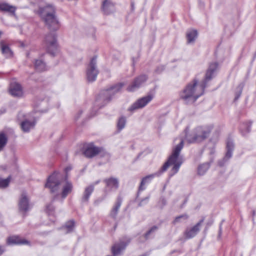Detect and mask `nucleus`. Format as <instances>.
I'll return each mask as SVG.
<instances>
[{
    "label": "nucleus",
    "instance_id": "nucleus-1",
    "mask_svg": "<svg viewBox=\"0 0 256 256\" xmlns=\"http://www.w3.org/2000/svg\"><path fill=\"white\" fill-rule=\"evenodd\" d=\"M218 68V62L211 63L206 72L203 80L199 84L198 80L196 78H194L180 92V98L186 104L194 102L198 98L204 94L208 82L214 76Z\"/></svg>",
    "mask_w": 256,
    "mask_h": 256
},
{
    "label": "nucleus",
    "instance_id": "nucleus-2",
    "mask_svg": "<svg viewBox=\"0 0 256 256\" xmlns=\"http://www.w3.org/2000/svg\"><path fill=\"white\" fill-rule=\"evenodd\" d=\"M184 140H181L180 142L174 148L172 154L169 156L168 160L164 164L162 168L155 173L146 176L142 178L138 188L139 191H142L145 190L144 184L150 183L154 178L161 176L171 165H173L171 170L173 172V174H176L178 172L183 162L182 157L180 156V154L184 147Z\"/></svg>",
    "mask_w": 256,
    "mask_h": 256
},
{
    "label": "nucleus",
    "instance_id": "nucleus-3",
    "mask_svg": "<svg viewBox=\"0 0 256 256\" xmlns=\"http://www.w3.org/2000/svg\"><path fill=\"white\" fill-rule=\"evenodd\" d=\"M39 13L46 24L50 30L56 31L60 28V24L56 16V8L52 5H47L39 8Z\"/></svg>",
    "mask_w": 256,
    "mask_h": 256
},
{
    "label": "nucleus",
    "instance_id": "nucleus-4",
    "mask_svg": "<svg viewBox=\"0 0 256 256\" xmlns=\"http://www.w3.org/2000/svg\"><path fill=\"white\" fill-rule=\"evenodd\" d=\"M188 128L185 129V139L190 144L200 142L209 136L211 128L210 126H198L189 132Z\"/></svg>",
    "mask_w": 256,
    "mask_h": 256
},
{
    "label": "nucleus",
    "instance_id": "nucleus-5",
    "mask_svg": "<svg viewBox=\"0 0 256 256\" xmlns=\"http://www.w3.org/2000/svg\"><path fill=\"white\" fill-rule=\"evenodd\" d=\"M124 86V82H119L112 85L106 90H102L96 98L95 104L100 108L104 106L111 100L116 94L121 90Z\"/></svg>",
    "mask_w": 256,
    "mask_h": 256
},
{
    "label": "nucleus",
    "instance_id": "nucleus-6",
    "mask_svg": "<svg viewBox=\"0 0 256 256\" xmlns=\"http://www.w3.org/2000/svg\"><path fill=\"white\" fill-rule=\"evenodd\" d=\"M44 44L47 52L54 56L57 50L56 36L54 32H50L45 36Z\"/></svg>",
    "mask_w": 256,
    "mask_h": 256
},
{
    "label": "nucleus",
    "instance_id": "nucleus-7",
    "mask_svg": "<svg viewBox=\"0 0 256 256\" xmlns=\"http://www.w3.org/2000/svg\"><path fill=\"white\" fill-rule=\"evenodd\" d=\"M96 58L94 56L86 68V79L88 82H93L96 79L98 74V70L96 67Z\"/></svg>",
    "mask_w": 256,
    "mask_h": 256
},
{
    "label": "nucleus",
    "instance_id": "nucleus-8",
    "mask_svg": "<svg viewBox=\"0 0 256 256\" xmlns=\"http://www.w3.org/2000/svg\"><path fill=\"white\" fill-rule=\"evenodd\" d=\"M84 154L86 158H92L98 154L102 157L104 156L106 152L102 148L96 146L93 144H90L85 148Z\"/></svg>",
    "mask_w": 256,
    "mask_h": 256
},
{
    "label": "nucleus",
    "instance_id": "nucleus-9",
    "mask_svg": "<svg viewBox=\"0 0 256 256\" xmlns=\"http://www.w3.org/2000/svg\"><path fill=\"white\" fill-rule=\"evenodd\" d=\"M59 173L54 172L48 178L45 187L50 188L52 193L58 192V186L60 184L59 180Z\"/></svg>",
    "mask_w": 256,
    "mask_h": 256
},
{
    "label": "nucleus",
    "instance_id": "nucleus-10",
    "mask_svg": "<svg viewBox=\"0 0 256 256\" xmlns=\"http://www.w3.org/2000/svg\"><path fill=\"white\" fill-rule=\"evenodd\" d=\"M148 76L143 74L136 77L126 88L127 91L132 92L139 88L147 80Z\"/></svg>",
    "mask_w": 256,
    "mask_h": 256
},
{
    "label": "nucleus",
    "instance_id": "nucleus-11",
    "mask_svg": "<svg viewBox=\"0 0 256 256\" xmlns=\"http://www.w3.org/2000/svg\"><path fill=\"white\" fill-rule=\"evenodd\" d=\"M154 96L152 94H148L146 96L142 97L137 100L128 109L130 112L142 108L144 107L148 103H149L153 98Z\"/></svg>",
    "mask_w": 256,
    "mask_h": 256
},
{
    "label": "nucleus",
    "instance_id": "nucleus-12",
    "mask_svg": "<svg viewBox=\"0 0 256 256\" xmlns=\"http://www.w3.org/2000/svg\"><path fill=\"white\" fill-rule=\"evenodd\" d=\"M19 211L25 216L26 212L30 209L29 200L25 193H22L20 198L18 204Z\"/></svg>",
    "mask_w": 256,
    "mask_h": 256
},
{
    "label": "nucleus",
    "instance_id": "nucleus-13",
    "mask_svg": "<svg viewBox=\"0 0 256 256\" xmlns=\"http://www.w3.org/2000/svg\"><path fill=\"white\" fill-rule=\"evenodd\" d=\"M124 240L125 241L120 240V242L115 244L112 248V256H118L120 255L122 251L125 250L126 248L131 240L130 238L127 237H126Z\"/></svg>",
    "mask_w": 256,
    "mask_h": 256
},
{
    "label": "nucleus",
    "instance_id": "nucleus-14",
    "mask_svg": "<svg viewBox=\"0 0 256 256\" xmlns=\"http://www.w3.org/2000/svg\"><path fill=\"white\" fill-rule=\"evenodd\" d=\"M234 149V144L231 140H228L226 142V152L224 157L221 160L218 162V166H223L225 163L230 158L232 155V152Z\"/></svg>",
    "mask_w": 256,
    "mask_h": 256
},
{
    "label": "nucleus",
    "instance_id": "nucleus-15",
    "mask_svg": "<svg viewBox=\"0 0 256 256\" xmlns=\"http://www.w3.org/2000/svg\"><path fill=\"white\" fill-rule=\"evenodd\" d=\"M204 220L203 217L196 224L190 229H187L184 232V236L186 238L190 239L195 236L200 230V226Z\"/></svg>",
    "mask_w": 256,
    "mask_h": 256
},
{
    "label": "nucleus",
    "instance_id": "nucleus-16",
    "mask_svg": "<svg viewBox=\"0 0 256 256\" xmlns=\"http://www.w3.org/2000/svg\"><path fill=\"white\" fill-rule=\"evenodd\" d=\"M6 243L8 245H28L30 246V241L22 238L19 236H14L7 238Z\"/></svg>",
    "mask_w": 256,
    "mask_h": 256
},
{
    "label": "nucleus",
    "instance_id": "nucleus-17",
    "mask_svg": "<svg viewBox=\"0 0 256 256\" xmlns=\"http://www.w3.org/2000/svg\"><path fill=\"white\" fill-rule=\"evenodd\" d=\"M9 91L10 94L14 97L20 98L23 95V90L21 84L16 82L10 83Z\"/></svg>",
    "mask_w": 256,
    "mask_h": 256
},
{
    "label": "nucleus",
    "instance_id": "nucleus-18",
    "mask_svg": "<svg viewBox=\"0 0 256 256\" xmlns=\"http://www.w3.org/2000/svg\"><path fill=\"white\" fill-rule=\"evenodd\" d=\"M106 184V188L108 191L116 190L119 186L118 180L116 178L110 177L104 180Z\"/></svg>",
    "mask_w": 256,
    "mask_h": 256
},
{
    "label": "nucleus",
    "instance_id": "nucleus-19",
    "mask_svg": "<svg viewBox=\"0 0 256 256\" xmlns=\"http://www.w3.org/2000/svg\"><path fill=\"white\" fill-rule=\"evenodd\" d=\"M122 198L120 196L118 197L116 202L110 212V216L114 220L116 218L117 214L122 205Z\"/></svg>",
    "mask_w": 256,
    "mask_h": 256
},
{
    "label": "nucleus",
    "instance_id": "nucleus-20",
    "mask_svg": "<svg viewBox=\"0 0 256 256\" xmlns=\"http://www.w3.org/2000/svg\"><path fill=\"white\" fill-rule=\"evenodd\" d=\"M36 123V122L35 120L31 122L26 119L20 122V126L24 132H28L34 127Z\"/></svg>",
    "mask_w": 256,
    "mask_h": 256
},
{
    "label": "nucleus",
    "instance_id": "nucleus-21",
    "mask_svg": "<svg viewBox=\"0 0 256 256\" xmlns=\"http://www.w3.org/2000/svg\"><path fill=\"white\" fill-rule=\"evenodd\" d=\"M114 8V4L108 0H104L102 4V10L104 14H111Z\"/></svg>",
    "mask_w": 256,
    "mask_h": 256
},
{
    "label": "nucleus",
    "instance_id": "nucleus-22",
    "mask_svg": "<svg viewBox=\"0 0 256 256\" xmlns=\"http://www.w3.org/2000/svg\"><path fill=\"white\" fill-rule=\"evenodd\" d=\"M16 8L9 4L6 2L0 3V10L2 12H8L12 15L14 16Z\"/></svg>",
    "mask_w": 256,
    "mask_h": 256
},
{
    "label": "nucleus",
    "instance_id": "nucleus-23",
    "mask_svg": "<svg viewBox=\"0 0 256 256\" xmlns=\"http://www.w3.org/2000/svg\"><path fill=\"white\" fill-rule=\"evenodd\" d=\"M94 190V185L91 184L86 187L82 198V202L83 203L88 202L89 198Z\"/></svg>",
    "mask_w": 256,
    "mask_h": 256
},
{
    "label": "nucleus",
    "instance_id": "nucleus-24",
    "mask_svg": "<svg viewBox=\"0 0 256 256\" xmlns=\"http://www.w3.org/2000/svg\"><path fill=\"white\" fill-rule=\"evenodd\" d=\"M0 46H1L2 52L6 57L10 58L12 56L13 52L8 45L4 44L3 42H0Z\"/></svg>",
    "mask_w": 256,
    "mask_h": 256
},
{
    "label": "nucleus",
    "instance_id": "nucleus-25",
    "mask_svg": "<svg viewBox=\"0 0 256 256\" xmlns=\"http://www.w3.org/2000/svg\"><path fill=\"white\" fill-rule=\"evenodd\" d=\"M34 67L38 72H43L47 70L46 64L41 60H35Z\"/></svg>",
    "mask_w": 256,
    "mask_h": 256
},
{
    "label": "nucleus",
    "instance_id": "nucleus-26",
    "mask_svg": "<svg viewBox=\"0 0 256 256\" xmlns=\"http://www.w3.org/2000/svg\"><path fill=\"white\" fill-rule=\"evenodd\" d=\"M72 188L73 186L72 183L67 182L62 188V198H66L68 194L72 191Z\"/></svg>",
    "mask_w": 256,
    "mask_h": 256
},
{
    "label": "nucleus",
    "instance_id": "nucleus-27",
    "mask_svg": "<svg viewBox=\"0 0 256 256\" xmlns=\"http://www.w3.org/2000/svg\"><path fill=\"white\" fill-rule=\"evenodd\" d=\"M198 36V32L196 30H192L188 31L186 33V38L188 43L194 42Z\"/></svg>",
    "mask_w": 256,
    "mask_h": 256
},
{
    "label": "nucleus",
    "instance_id": "nucleus-28",
    "mask_svg": "<svg viewBox=\"0 0 256 256\" xmlns=\"http://www.w3.org/2000/svg\"><path fill=\"white\" fill-rule=\"evenodd\" d=\"M251 126L250 122H245L240 125V131L243 136H246L250 132Z\"/></svg>",
    "mask_w": 256,
    "mask_h": 256
},
{
    "label": "nucleus",
    "instance_id": "nucleus-29",
    "mask_svg": "<svg viewBox=\"0 0 256 256\" xmlns=\"http://www.w3.org/2000/svg\"><path fill=\"white\" fill-rule=\"evenodd\" d=\"M210 162H206L200 165L198 168V173L199 175H204L210 167Z\"/></svg>",
    "mask_w": 256,
    "mask_h": 256
},
{
    "label": "nucleus",
    "instance_id": "nucleus-30",
    "mask_svg": "<svg viewBox=\"0 0 256 256\" xmlns=\"http://www.w3.org/2000/svg\"><path fill=\"white\" fill-rule=\"evenodd\" d=\"M8 138L6 134L4 132L0 133V152L2 151L6 145Z\"/></svg>",
    "mask_w": 256,
    "mask_h": 256
},
{
    "label": "nucleus",
    "instance_id": "nucleus-31",
    "mask_svg": "<svg viewBox=\"0 0 256 256\" xmlns=\"http://www.w3.org/2000/svg\"><path fill=\"white\" fill-rule=\"evenodd\" d=\"M75 222L73 220L67 222L65 225L61 229H66V233H68L72 231L74 227Z\"/></svg>",
    "mask_w": 256,
    "mask_h": 256
},
{
    "label": "nucleus",
    "instance_id": "nucleus-32",
    "mask_svg": "<svg viewBox=\"0 0 256 256\" xmlns=\"http://www.w3.org/2000/svg\"><path fill=\"white\" fill-rule=\"evenodd\" d=\"M126 124V118L124 116H122L120 118L117 122L118 130L119 131L122 130L125 127Z\"/></svg>",
    "mask_w": 256,
    "mask_h": 256
},
{
    "label": "nucleus",
    "instance_id": "nucleus-33",
    "mask_svg": "<svg viewBox=\"0 0 256 256\" xmlns=\"http://www.w3.org/2000/svg\"><path fill=\"white\" fill-rule=\"evenodd\" d=\"M244 87V83L240 84L237 86V88H236V91L235 92V98L234 99V101H236V100H238L240 96Z\"/></svg>",
    "mask_w": 256,
    "mask_h": 256
},
{
    "label": "nucleus",
    "instance_id": "nucleus-34",
    "mask_svg": "<svg viewBox=\"0 0 256 256\" xmlns=\"http://www.w3.org/2000/svg\"><path fill=\"white\" fill-rule=\"evenodd\" d=\"M54 207L52 202H50L46 206V212L48 216H54Z\"/></svg>",
    "mask_w": 256,
    "mask_h": 256
},
{
    "label": "nucleus",
    "instance_id": "nucleus-35",
    "mask_svg": "<svg viewBox=\"0 0 256 256\" xmlns=\"http://www.w3.org/2000/svg\"><path fill=\"white\" fill-rule=\"evenodd\" d=\"M11 176H8L6 179H2L0 178V188H5L7 187L10 182Z\"/></svg>",
    "mask_w": 256,
    "mask_h": 256
},
{
    "label": "nucleus",
    "instance_id": "nucleus-36",
    "mask_svg": "<svg viewBox=\"0 0 256 256\" xmlns=\"http://www.w3.org/2000/svg\"><path fill=\"white\" fill-rule=\"evenodd\" d=\"M158 229V227L156 226H152L145 234L144 238L146 240L148 239L149 238V236L155 232Z\"/></svg>",
    "mask_w": 256,
    "mask_h": 256
},
{
    "label": "nucleus",
    "instance_id": "nucleus-37",
    "mask_svg": "<svg viewBox=\"0 0 256 256\" xmlns=\"http://www.w3.org/2000/svg\"><path fill=\"white\" fill-rule=\"evenodd\" d=\"M188 218V215H187L186 214H182L180 216H176L173 222V224H176V223H178V222H180V220L181 219H182L184 220H187Z\"/></svg>",
    "mask_w": 256,
    "mask_h": 256
},
{
    "label": "nucleus",
    "instance_id": "nucleus-38",
    "mask_svg": "<svg viewBox=\"0 0 256 256\" xmlns=\"http://www.w3.org/2000/svg\"><path fill=\"white\" fill-rule=\"evenodd\" d=\"M166 204V200L164 198H161L158 202V206L162 208Z\"/></svg>",
    "mask_w": 256,
    "mask_h": 256
},
{
    "label": "nucleus",
    "instance_id": "nucleus-39",
    "mask_svg": "<svg viewBox=\"0 0 256 256\" xmlns=\"http://www.w3.org/2000/svg\"><path fill=\"white\" fill-rule=\"evenodd\" d=\"M165 67L164 66H160L156 68L155 70V72L156 74H160L164 70Z\"/></svg>",
    "mask_w": 256,
    "mask_h": 256
},
{
    "label": "nucleus",
    "instance_id": "nucleus-40",
    "mask_svg": "<svg viewBox=\"0 0 256 256\" xmlns=\"http://www.w3.org/2000/svg\"><path fill=\"white\" fill-rule=\"evenodd\" d=\"M150 197L146 196L145 198L142 199L140 202L138 204V206H142L144 204L148 202L149 200Z\"/></svg>",
    "mask_w": 256,
    "mask_h": 256
},
{
    "label": "nucleus",
    "instance_id": "nucleus-41",
    "mask_svg": "<svg viewBox=\"0 0 256 256\" xmlns=\"http://www.w3.org/2000/svg\"><path fill=\"white\" fill-rule=\"evenodd\" d=\"M213 221L211 220L206 223V230H207L208 228L212 224Z\"/></svg>",
    "mask_w": 256,
    "mask_h": 256
},
{
    "label": "nucleus",
    "instance_id": "nucleus-42",
    "mask_svg": "<svg viewBox=\"0 0 256 256\" xmlns=\"http://www.w3.org/2000/svg\"><path fill=\"white\" fill-rule=\"evenodd\" d=\"M222 233V223L220 224L218 236H220Z\"/></svg>",
    "mask_w": 256,
    "mask_h": 256
},
{
    "label": "nucleus",
    "instance_id": "nucleus-43",
    "mask_svg": "<svg viewBox=\"0 0 256 256\" xmlns=\"http://www.w3.org/2000/svg\"><path fill=\"white\" fill-rule=\"evenodd\" d=\"M5 249L4 246H0V256L4 252Z\"/></svg>",
    "mask_w": 256,
    "mask_h": 256
},
{
    "label": "nucleus",
    "instance_id": "nucleus-44",
    "mask_svg": "<svg viewBox=\"0 0 256 256\" xmlns=\"http://www.w3.org/2000/svg\"><path fill=\"white\" fill-rule=\"evenodd\" d=\"M82 114V111H80L78 112L77 116H76L75 119L76 120H77L80 118V116Z\"/></svg>",
    "mask_w": 256,
    "mask_h": 256
},
{
    "label": "nucleus",
    "instance_id": "nucleus-45",
    "mask_svg": "<svg viewBox=\"0 0 256 256\" xmlns=\"http://www.w3.org/2000/svg\"><path fill=\"white\" fill-rule=\"evenodd\" d=\"M131 7L132 10L134 9V3L133 2H131Z\"/></svg>",
    "mask_w": 256,
    "mask_h": 256
},
{
    "label": "nucleus",
    "instance_id": "nucleus-46",
    "mask_svg": "<svg viewBox=\"0 0 256 256\" xmlns=\"http://www.w3.org/2000/svg\"><path fill=\"white\" fill-rule=\"evenodd\" d=\"M71 168L70 167H67L66 168V171H68V170H71Z\"/></svg>",
    "mask_w": 256,
    "mask_h": 256
},
{
    "label": "nucleus",
    "instance_id": "nucleus-47",
    "mask_svg": "<svg viewBox=\"0 0 256 256\" xmlns=\"http://www.w3.org/2000/svg\"><path fill=\"white\" fill-rule=\"evenodd\" d=\"M2 169L4 170H6V166H2Z\"/></svg>",
    "mask_w": 256,
    "mask_h": 256
},
{
    "label": "nucleus",
    "instance_id": "nucleus-48",
    "mask_svg": "<svg viewBox=\"0 0 256 256\" xmlns=\"http://www.w3.org/2000/svg\"><path fill=\"white\" fill-rule=\"evenodd\" d=\"M99 182H100V180H98V181L96 182L95 183H94V184H98L99 183Z\"/></svg>",
    "mask_w": 256,
    "mask_h": 256
},
{
    "label": "nucleus",
    "instance_id": "nucleus-49",
    "mask_svg": "<svg viewBox=\"0 0 256 256\" xmlns=\"http://www.w3.org/2000/svg\"><path fill=\"white\" fill-rule=\"evenodd\" d=\"M117 226H118V223H116V224H115V225H114V230L116 228Z\"/></svg>",
    "mask_w": 256,
    "mask_h": 256
},
{
    "label": "nucleus",
    "instance_id": "nucleus-50",
    "mask_svg": "<svg viewBox=\"0 0 256 256\" xmlns=\"http://www.w3.org/2000/svg\"><path fill=\"white\" fill-rule=\"evenodd\" d=\"M52 220V222H54V220Z\"/></svg>",
    "mask_w": 256,
    "mask_h": 256
}]
</instances>
